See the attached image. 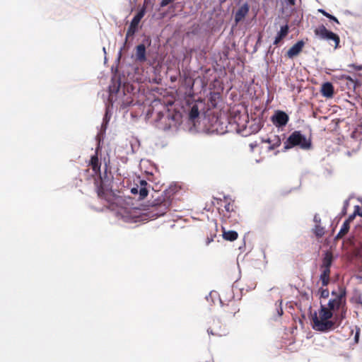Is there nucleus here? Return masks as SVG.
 <instances>
[{
	"mask_svg": "<svg viewBox=\"0 0 362 362\" xmlns=\"http://www.w3.org/2000/svg\"><path fill=\"white\" fill-rule=\"evenodd\" d=\"M181 187L177 184L171 185L160 195L154 199L149 209L151 218H158L165 215L172 205L175 195L181 191Z\"/></svg>",
	"mask_w": 362,
	"mask_h": 362,
	"instance_id": "nucleus-1",
	"label": "nucleus"
},
{
	"mask_svg": "<svg viewBox=\"0 0 362 362\" xmlns=\"http://www.w3.org/2000/svg\"><path fill=\"white\" fill-rule=\"evenodd\" d=\"M311 323L315 330L322 332L333 330L340 325L334 317L333 313L324 305H320L317 313L315 312L312 315Z\"/></svg>",
	"mask_w": 362,
	"mask_h": 362,
	"instance_id": "nucleus-2",
	"label": "nucleus"
},
{
	"mask_svg": "<svg viewBox=\"0 0 362 362\" xmlns=\"http://www.w3.org/2000/svg\"><path fill=\"white\" fill-rule=\"evenodd\" d=\"M332 295L333 297L329 300L326 308L333 313L334 317L341 324L347 312L346 289L339 287L337 291H332Z\"/></svg>",
	"mask_w": 362,
	"mask_h": 362,
	"instance_id": "nucleus-3",
	"label": "nucleus"
},
{
	"mask_svg": "<svg viewBox=\"0 0 362 362\" xmlns=\"http://www.w3.org/2000/svg\"><path fill=\"white\" fill-rule=\"evenodd\" d=\"M312 143L310 139H307L300 131H294L284 142V149L288 150L295 146H299L302 149L308 150L311 148Z\"/></svg>",
	"mask_w": 362,
	"mask_h": 362,
	"instance_id": "nucleus-4",
	"label": "nucleus"
},
{
	"mask_svg": "<svg viewBox=\"0 0 362 362\" xmlns=\"http://www.w3.org/2000/svg\"><path fill=\"white\" fill-rule=\"evenodd\" d=\"M315 35L318 37L320 40H327L329 42V44L334 47V49L339 48L340 43V37L339 36L327 30L324 25H320L317 26L314 30Z\"/></svg>",
	"mask_w": 362,
	"mask_h": 362,
	"instance_id": "nucleus-5",
	"label": "nucleus"
},
{
	"mask_svg": "<svg viewBox=\"0 0 362 362\" xmlns=\"http://www.w3.org/2000/svg\"><path fill=\"white\" fill-rule=\"evenodd\" d=\"M209 335L214 337H223L228 334V330L225 326L218 320H213L207 329Z\"/></svg>",
	"mask_w": 362,
	"mask_h": 362,
	"instance_id": "nucleus-6",
	"label": "nucleus"
},
{
	"mask_svg": "<svg viewBox=\"0 0 362 362\" xmlns=\"http://www.w3.org/2000/svg\"><path fill=\"white\" fill-rule=\"evenodd\" d=\"M221 219L223 224L232 226L239 224L242 220L238 209L231 213L223 212Z\"/></svg>",
	"mask_w": 362,
	"mask_h": 362,
	"instance_id": "nucleus-7",
	"label": "nucleus"
},
{
	"mask_svg": "<svg viewBox=\"0 0 362 362\" xmlns=\"http://www.w3.org/2000/svg\"><path fill=\"white\" fill-rule=\"evenodd\" d=\"M144 14L145 9L142 8L134 16L127 31L126 40H127L129 37L134 35L136 32L139 23H140L141 18L144 17Z\"/></svg>",
	"mask_w": 362,
	"mask_h": 362,
	"instance_id": "nucleus-8",
	"label": "nucleus"
},
{
	"mask_svg": "<svg viewBox=\"0 0 362 362\" xmlns=\"http://www.w3.org/2000/svg\"><path fill=\"white\" fill-rule=\"evenodd\" d=\"M235 122L237 124V132L243 136H247L250 134V131L247 129V124L249 123L248 115H243L235 117Z\"/></svg>",
	"mask_w": 362,
	"mask_h": 362,
	"instance_id": "nucleus-9",
	"label": "nucleus"
},
{
	"mask_svg": "<svg viewBox=\"0 0 362 362\" xmlns=\"http://www.w3.org/2000/svg\"><path fill=\"white\" fill-rule=\"evenodd\" d=\"M271 120L276 127H282L287 124L289 117L284 111L277 110L274 115L272 116Z\"/></svg>",
	"mask_w": 362,
	"mask_h": 362,
	"instance_id": "nucleus-10",
	"label": "nucleus"
},
{
	"mask_svg": "<svg viewBox=\"0 0 362 362\" xmlns=\"http://www.w3.org/2000/svg\"><path fill=\"white\" fill-rule=\"evenodd\" d=\"M221 303L222 304V311L226 317H233L239 311L234 300H229L226 304H223L221 300Z\"/></svg>",
	"mask_w": 362,
	"mask_h": 362,
	"instance_id": "nucleus-11",
	"label": "nucleus"
},
{
	"mask_svg": "<svg viewBox=\"0 0 362 362\" xmlns=\"http://www.w3.org/2000/svg\"><path fill=\"white\" fill-rule=\"evenodd\" d=\"M249 11H250V6L248 5L247 3L243 4L241 6H240L238 8L237 11L235 12V18H234L236 25L238 23H240V21H242L245 18V16L247 15Z\"/></svg>",
	"mask_w": 362,
	"mask_h": 362,
	"instance_id": "nucleus-12",
	"label": "nucleus"
},
{
	"mask_svg": "<svg viewBox=\"0 0 362 362\" xmlns=\"http://www.w3.org/2000/svg\"><path fill=\"white\" fill-rule=\"evenodd\" d=\"M304 45L305 42L303 40L298 41L287 51L286 56L290 59L298 56L302 52Z\"/></svg>",
	"mask_w": 362,
	"mask_h": 362,
	"instance_id": "nucleus-13",
	"label": "nucleus"
},
{
	"mask_svg": "<svg viewBox=\"0 0 362 362\" xmlns=\"http://www.w3.org/2000/svg\"><path fill=\"white\" fill-rule=\"evenodd\" d=\"M135 59L139 63H144L146 61V51L144 44H140L136 47Z\"/></svg>",
	"mask_w": 362,
	"mask_h": 362,
	"instance_id": "nucleus-14",
	"label": "nucleus"
},
{
	"mask_svg": "<svg viewBox=\"0 0 362 362\" xmlns=\"http://www.w3.org/2000/svg\"><path fill=\"white\" fill-rule=\"evenodd\" d=\"M288 33H289V26L288 24H286V25L281 26L280 30L278 32V33L275 37V40H274L273 44L274 45L277 46L280 43V42L287 36Z\"/></svg>",
	"mask_w": 362,
	"mask_h": 362,
	"instance_id": "nucleus-15",
	"label": "nucleus"
},
{
	"mask_svg": "<svg viewBox=\"0 0 362 362\" xmlns=\"http://www.w3.org/2000/svg\"><path fill=\"white\" fill-rule=\"evenodd\" d=\"M320 269L321 272L320 280L322 286H327L330 282V268L320 267Z\"/></svg>",
	"mask_w": 362,
	"mask_h": 362,
	"instance_id": "nucleus-16",
	"label": "nucleus"
},
{
	"mask_svg": "<svg viewBox=\"0 0 362 362\" xmlns=\"http://www.w3.org/2000/svg\"><path fill=\"white\" fill-rule=\"evenodd\" d=\"M321 93L326 98H332L334 95V86L330 82L324 83L321 87Z\"/></svg>",
	"mask_w": 362,
	"mask_h": 362,
	"instance_id": "nucleus-17",
	"label": "nucleus"
},
{
	"mask_svg": "<svg viewBox=\"0 0 362 362\" xmlns=\"http://www.w3.org/2000/svg\"><path fill=\"white\" fill-rule=\"evenodd\" d=\"M262 141L269 144V146L268 147L269 150H274L279 147L281 144V139L277 135H274L273 136L267 139V140H263Z\"/></svg>",
	"mask_w": 362,
	"mask_h": 362,
	"instance_id": "nucleus-18",
	"label": "nucleus"
},
{
	"mask_svg": "<svg viewBox=\"0 0 362 362\" xmlns=\"http://www.w3.org/2000/svg\"><path fill=\"white\" fill-rule=\"evenodd\" d=\"M148 186H149V185L147 183L146 180H139L138 192V194H139V199H143L147 197L148 192Z\"/></svg>",
	"mask_w": 362,
	"mask_h": 362,
	"instance_id": "nucleus-19",
	"label": "nucleus"
},
{
	"mask_svg": "<svg viewBox=\"0 0 362 362\" xmlns=\"http://www.w3.org/2000/svg\"><path fill=\"white\" fill-rule=\"evenodd\" d=\"M97 193L100 198L107 200V196L110 194V192H109V189L105 187V183L101 181L100 186L98 187Z\"/></svg>",
	"mask_w": 362,
	"mask_h": 362,
	"instance_id": "nucleus-20",
	"label": "nucleus"
},
{
	"mask_svg": "<svg viewBox=\"0 0 362 362\" xmlns=\"http://www.w3.org/2000/svg\"><path fill=\"white\" fill-rule=\"evenodd\" d=\"M333 262V255L331 252H326L322 258L321 267L330 268Z\"/></svg>",
	"mask_w": 362,
	"mask_h": 362,
	"instance_id": "nucleus-21",
	"label": "nucleus"
},
{
	"mask_svg": "<svg viewBox=\"0 0 362 362\" xmlns=\"http://www.w3.org/2000/svg\"><path fill=\"white\" fill-rule=\"evenodd\" d=\"M90 165L91 166L95 174L100 173V163L98 160V157L97 154L91 156L90 160Z\"/></svg>",
	"mask_w": 362,
	"mask_h": 362,
	"instance_id": "nucleus-22",
	"label": "nucleus"
},
{
	"mask_svg": "<svg viewBox=\"0 0 362 362\" xmlns=\"http://www.w3.org/2000/svg\"><path fill=\"white\" fill-rule=\"evenodd\" d=\"M222 229H223V237L225 240H229V241H233L238 238V234L236 231H234V230L226 231L224 226H222Z\"/></svg>",
	"mask_w": 362,
	"mask_h": 362,
	"instance_id": "nucleus-23",
	"label": "nucleus"
},
{
	"mask_svg": "<svg viewBox=\"0 0 362 362\" xmlns=\"http://www.w3.org/2000/svg\"><path fill=\"white\" fill-rule=\"evenodd\" d=\"M225 202L226 204L224 206V209L222 210V214L223 212L231 213V211L238 209L234 201L228 200L225 198Z\"/></svg>",
	"mask_w": 362,
	"mask_h": 362,
	"instance_id": "nucleus-24",
	"label": "nucleus"
},
{
	"mask_svg": "<svg viewBox=\"0 0 362 362\" xmlns=\"http://www.w3.org/2000/svg\"><path fill=\"white\" fill-rule=\"evenodd\" d=\"M342 78L346 79L348 89L354 91L358 86L356 81L351 78L349 76H343Z\"/></svg>",
	"mask_w": 362,
	"mask_h": 362,
	"instance_id": "nucleus-25",
	"label": "nucleus"
},
{
	"mask_svg": "<svg viewBox=\"0 0 362 362\" xmlns=\"http://www.w3.org/2000/svg\"><path fill=\"white\" fill-rule=\"evenodd\" d=\"M349 228L350 224L348 223V221H344L336 238L337 239L342 238L345 235L348 233Z\"/></svg>",
	"mask_w": 362,
	"mask_h": 362,
	"instance_id": "nucleus-26",
	"label": "nucleus"
},
{
	"mask_svg": "<svg viewBox=\"0 0 362 362\" xmlns=\"http://www.w3.org/2000/svg\"><path fill=\"white\" fill-rule=\"evenodd\" d=\"M199 115V109L197 105H194L189 111V119L192 120H194L197 117H198Z\"/></svg>",
	"mask_w": 362,
	"mask_h": 362,
	"instance_id": "nucleus-27",
	"label": "nucleus"
},
{
	"mask_svg": "<svg viewBox=\"0 0 362 362\" xmlns=\"http://www.w3.org/2000/svg\"><path fill=\"white\" fill-rule=\"evenodd\" d=\"M319 12L321 13L325 17L328 18L329 20L333 21L334 22H335L337 24H339V21H338V19L335 16L329 14V13H327L325 10L319 9Z\"/></svg>",
	"mask_w": 362,
	"mask_h": 362,
	"instance_id": "nucleus-28",
	"label": "nucleus"
},
{
	"mask_svg": "<svg viewBox=\"0 0 362 362\" xmlns=\"http://www.w3.org/2000/svg\"><path fill=\"white\" fill-rule=\"evenodd\" d=\"M320 297L322 298H327L329 295V291L327 288H320L318 290Z\"/></svg>",
	"mask_w": 362,
	"mask_h": 362,
	"instance_id": "nucleus-29",
	"label": "nucleus"
},
{
	"mask_svg": "<svg viewBox=\"0 0 362 362\" xmlns=\"http://www.w3.org/2000/svg\"><path fill=\"white\" fill-rule=\"evenodd\" d=\"M314 232L316 236L322 237L325 234V228L320 226H316Z\"/></svg>",
	"mask_w": 362,
	"mask_h": 362,
	"instance_id": "nucleus-30",
	"label": "nucleus"
},
{
	"mask_svg": "<svg viewBox=\"0 0 362 362\" xmlns=\"http://www.w3.org/2000/svg\"><path fill=\"white\" fill-rule=\"evenodd\" d=\"M216 236V233L211 234L209 236H207L204 241L205 245L208 246L211 242H213Z\"/></svg>",
	"mask_w": 362,
	"mask_h": 362,
	"instance_id": "nucleus-31",
	"label": "nucleus"
},
{
	"mask_svg": "<svg viewBox=\"0 0 362 362\" xmlns=\"http://www.w3.org/2000/svg\"><path fill=\"white\" fill-rule=\"evenodd\" d=\"M349 67L353 68L356 71H361L362 70V65H356L354 64H351L348 65Z\"/></svg>",
	"mask_w": 362,
	"mask_h": 362,
	"instance_id": "nucleus-32",
	"label": "nucleus"
},
{
	"mask_svg": "<svg viewBox=\"0 0 362 362\" xmlns=\"http://www.w3.org/2000/svg\"><path fill=\"white\" fill-rule=\"evenodd\" d=\"M173 1L174 0H162L160 5L161 7H165L169 4L172 3Z\"/></svg>",
	"mask_w": 362,
	"mask_h": 362,
	"instance_id": "nucleus-33",
	"label": "nucleus"
},
{
	"mask_svg": "<svg viewBox=\"0 0 362 362\" xmlns=\"http://www.w3.org/2000/svg\"><path fill=\"white\" fill-rule=\"evenodd\" d=\"M131 192L134 194H136L139 192V185H136V187H134L131 189Z\"/></svg>",
	"mask_w": 362,
	"mask_h": 362,
	"instance_id": "nucleus-34",
	"label": "nucleus"
},
{
	"mask_svg": "<svg viewBox=\"0 0 362 362\" xmlns=\"http://www.w3.org/2000/svg\"><path fill=\"white\" fill-rule=\"evenodd\" d=\"M355 216H356V213H354L353 214L350 215L349 216V218L345 221H348V223L350 224V223L354 219Z\"/></svg>",
	"mask_w": 362,
	"mask_h": 362,
	"instance_id": "nucleus-35",
	"label": "nucleus"
},
{
	"mask_svg": "<svg viewBox=\"0 0 362 362\" xmlns=\"http://www.w3.org/2000/svg\"><path fill=\"white\" fill-rule=\"evenodd\" d=\"M257 145L258 144L257 142L250 144V147L251 148V151H252L254 150V148L257 146Z\"/></svg>",
	"mask_w": 362,
	"mask_h": 362,
	"instance_id": "nucleus-36",
	"label": "nucleus"
},
{
	"mask_svg": "<svg viewBox=\"0 0 362 362\" xmlns=\"http://www.w3.org/2000/svg\"><path fill=\"white\" fill-rule=\"evenodd\" d=\"M286 1L290 6H294L296 4V0H286Z\"/></svg>",
	"mask_w": 362,
	"mask_h": 362,
	"instance_id": "nucleus-37",
	"label": "nucleus"
},
{
	"mask_svg": "<svg viewBox=\"0 0 362 362\" xmlns=\"http://www.w3.org/2000/svg\"><path fill=\"white\" fill-rule=\"evenodd\" d=\"M356 303H358V304H361V306H362V298L361 296H358L357 298H356Z\"/></svg>",
	"mask_w": 362,
	"mask_h": 362,
	"instance_id": "nucleus-38",
	"label": "nucleus"
},
{
	"mask_svg": "<svg viewBox=\"0 0 362 362\" xmlns=\"http://www.w3.org/2000/svg\"><path fill=\"white\" fill-rule=\"evenodd\" d=\"M359 332H360V330L358 329V330L356 332V335H355V341H356V342L358 341V339Z\"/></svg>",
	"mask_w": 362,
	"mask_h": 362,
	"instance_id": "nucleus-39",
	"label": "nucleus"
},
{
	"mask_svg": "<svg viewBox=\"0 0 362 362\" xmlns=\"http://www.w3.org/2000/svg\"><path fill=\"white\" fill-rule=\"evenodd\" d=\"M279 315H281L283 314V310L281 308H280V310H278Z\"/></svg>",
	"mask_w": 362,
	"mask_h": 362,
	"instance_id": "nucleus-40",
	"label": "nucleus"
},
{
	"mask_svg": "<svg viewBox=\"0 0 362 362\" xmlns=\"http://www.w3.org/2000/svg\"><path fill=\"white\" fill-rule=\"evenodd\" d=\"M347 205H348V201H346V202H345V206H344V214L346 213V206H347Z\"/></svg>",
	"mask_w": 362,
	"mask_h": 362,
	"instance_id": "nucleus-41",
	"label": "nucleus"
},
{
	"mask_svg": "<svg viewBox=\"0 0 362 362\" xmlns=\"http://www.w3.org/2000/svg\"><path fill=\"white\" fill-rule=\"evenodd\" d=\"M358 278L362 279V273L358 276Z\"/></svg>",
	"mask_w": 362,
	"mask_h": 362,
	"instance_id": "nucleus-42",
	"label": "nucleus"
}]
</instances>
